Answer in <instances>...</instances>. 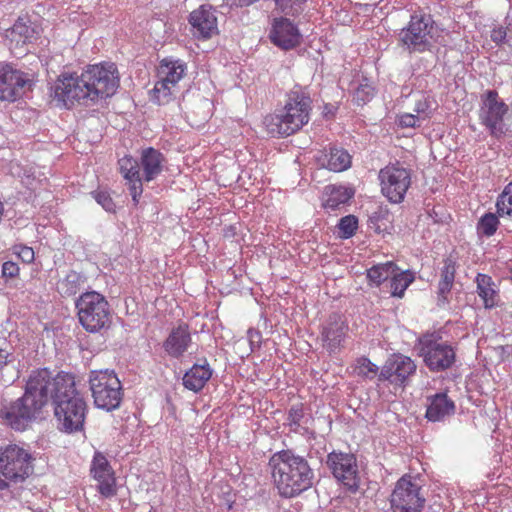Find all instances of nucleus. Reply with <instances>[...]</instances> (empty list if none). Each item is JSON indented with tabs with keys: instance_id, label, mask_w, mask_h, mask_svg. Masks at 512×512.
I'll list each match as a JSON object with an SVG mask.
<instances>
[{
	"instance_id": "obj_2",
	"label": "nucleus",
	"mask_w": 512,
	"mask_h": 512,
	"mask_svg": "<svg viewBox=\"0 0 512 512\" xmlns=\"http://www.w3.org/2000/svg\"><path fill=\"white\" fill-rule=\"evenodd\" d=\"M119 86L117 68L114 64L88 67L80 75L76 73L59 78L54 87V97L66 107L74 102H96L112 96Z\"/></svg>"
},
{
	"instance_id": "obj_26",
	"label": "nucleus",
	"mask_w": 512,
	"mask_h": 512,
	"mask_svg": "<svg viewBox=\"0 0 512 512\" xmlns=\"http://www.w3.org/2000/svg\"><path fill=\"white\" fill-rule=\"evenodd\" d=\"M213 370L204 360L203 364H194L183 376V385L186 389L199 392L211 378Z\"/></svg>"
},
{
	"instance_id": "obj_38",
	"label": "nucleus",
	"mask_w": 512,
	"mask_h": 512,
	"mask_svg": "<svg viewBox=\"0 0 512 512\" xmlns=\"http://www.w3.org/2000/svg\"><path fill=\"white\" fill-rule=\"evenodd\" d=\"M374 95V88L368 84H361L354 93V99L358 104H365Z\"/></svg>"
},
{
	"instance_id": "obj_5",
	"label": "nucleus",
	"mask_w": 512,
	"mask_h": 512,
	"mask_svg": "<svg viewBox=\"0 0 512 512\" xmlns=\"http://www.w3.org/2000/svg\"><path fill=\"white\" fill-rule=\"evenodd\" d=\"M164 155L153 147L142 150L140 162L131 156L118 161L120 173L129 182V191L135 203L143 192L142 181L154 180L163 170Z\"/></svg>"
},
{
	"instance_id": "obj_8",
	"label": "nucleus",
	"mask_w": 512,
	"mask_h": 512,
	"mask_svg": "<svg viewBox=\"0 0 512 512\" xmlns=\"http://www.w3.org/2000/svg\"><path fill=\"white\" fill-rule=\"evenodd\" d=\"M416 348L427 368L433 372H443L453 367L456 362L455 349L443 341L439 333H425L418 338Z\"/></svg>"
},
{
	"instance_id": "obj_4",
	"label": "nucleus",
	"mask_w": 512,
	"mask_h": 512,
	"mask_svg": "<svg viewBox=\"0 0 512 512\" xmlns=\"http://www.w3.org/2000/svg\"><path fill=\"white\" fill-rule=\"evenodd\" d=\"M312 100L301 86H294L287 93L284 107L264 118V125L272 136H290L305 126L310 120Z\"/></svg>"
},
{
	"instance_id": "obj_40",
	"label": "nucleus",
	"mask_w": 512,
	"mask_h": 512,
	"mask_svg": "<svg viewBox=\"0 0 512 512\" xmlns=\"http://www.w3.org/2000/svg\"><path fill=\"white\" fill-rule=\"evenodd\" d=\"M19 274V267L17 263L6 261L2 264V276L4 278H15Z\"/></svg>"
},
{
	"instance_id": "obj_18",
	"label": "nucleus",
	"mask_w": 512,
	"mask_h": 512,
	"mask_svg": "<svg viewBox=\"0 0 512 512\" xmlns=\"http://www.w3.org/2000/svg\"><path fill=\"white\" fill-rule=\"evenodd\" d=\"M91 473L98 482L97 488L102 496L108 498L116 494L114 471L107 458L101 452L94 454L91 464Z\"/></svg>"
},
{
	"instance_id": "obj_10",
	"label": "nucleus",
	"mask_w": 512,
	"mask_h": 512,
	"mask_svg": "<svg viewBox=\"0 0 512 512\" xmlns=\"http://www.w3.org/2000/svg\"><path fill=\"white\" fill-rule=\"evenodd\" d=\"M326 466L336 481L348 492L355 494L360 488V471L355 454L333 450L326 457Z\"/></svg>"
},
{
	"instance_id": "obj_13",
	"label": "nucleus",
	"mask_w": 512,
	"mask_h": 512,
	"mask_svg": "<svg viewBox=\"0 0 512 512\" xmlns=\"http://www.w3.org/2000/svg\"><path fill=\"white\" fill-rule=\"evenodd\" d=\"M382 194L394 204L401 203L411 185L410 170L397 164L387 165L379 172Z\"/></svg>"
},
{
	"instance_id": "obj_41",
	"label": "nucleus",
	"mask_w": 512,
	"mask_h": 512,
	"mask_svg": "<svg viewBox=\"0 0 512 512\" xmlns=\"http://www.w3.org/2000/svg\"><path fill=\"white\" fill-rule=\"evenodd\" d=\"M420 118L414 114H403L399 117V125L402 128H414L419 126Z\"/></svg>"
},
{
	"instance_id": "obj_25",
	"label": "nucleus",
	"mask_w": 512,
	"mask_h": 512,
	"mask_svg": "<svg viewBox=\"0 0 512 512\" xmlns=\"http://www.w3.org/2000/svg\"><path fill=\"white\" fill-rule=\"evenodd\" d=\"M347 326L338 315H332L328 324L323 328L322 339L330 352L338 349L345 338Z\"/></svg>"
},
{
	"instance_id": "obj_6",
	"label": "nucleus",
	"mask_w": 512,
	"mask_h": 512,
	"mask_svg": "<svg viewBox=\"0 0 512 512\" xmlns=\"http://www.w3.org/2000/svg\"><path fill=\"white\" fill-rule=\"evenodd\" d=\"M437 27L429 14H413L407 26L398 34L399 45L409 54L431 51L435 43Z\"/></svg>"
},
{
	"instance_id": "obj_22",
	"label": "nucleus",
	"mask_w": 512,
	"mask_h": 512,
	"mask_svg": "<svg viewBox=\"0 0 512 512\" xmlns=\"http://www.w3.org/2000/svg\"><path fill=\"white\" fill-rule=\"evenodd\" d=\"M425 417L431 422L444 421L455 413V403L446 393H436L426 397Z\"/></svg>"
},
{
	"instance_id": "obj_34",
	"label": "nucleus",
	"mask_w": 512,
	"mask_h": 512,
	"mask_svg": "<svg viewBox=\"0 0 512 512\" xmlns=\"http://www.w3.org/2000/svg\"><path fill=\"white\" fill-rule=\"evenodd\" d=\"M498 225V217L493 213H486L480 218L477 224V231L483 236L490 237L495 234Z\"/></svg>"
},
{
	"instance_id": "obj_23",
	"label": "nucleus",
	"mask_w": 512,
	"mask_h": 512,
	"mask_svg": "<svg viewBox=\"0 0 512 512\" xmlns=\"http://www.w3.org/2000/svg\"><path fill=\"white\" fill-rule=\"evenodd\" d=\"M317 162L330 171L342 172L350 167L351 156L345 149L331 146L328 150L320 152Z\"/></svg>"
},
{
	"instance_id": "obj_39",
	"label": "nucleus",
	"mask_w": 512,
	"mask_h": 512,
	"mask_svg": "<svg viewBox=\"0 0 512 512\" xmlns=\"http://www.w3.org/2000/svg\"><path fill=\"white\" fill-rule=\"evenodd\" d=\"M94 199L101 205L107 212L115 211V204L110 194L106 191L93 192Z\"/></svg>"
},
{
	"instance_id": "obj_37",
	"label": "nucleus",
	"mask_w": 512,
	"mask_h": 512,
	"mask_svg": "<svg viewBox=\"0 0 512 512\" xmlns=\"http://www.w3.org/2000/svg\"><path fill=\"white\" fill-rule=\"evenodd\" d=\"M303 417L304 411L302 405H293L289 409L287 422L291 431H297L298 427L300 426V421Z\"/></svg>"
},
{
	"instance_id": "obj_45",
	"label": "nucleus",
	"mask_w": 512,
	"mask_h": 512,
	"mask_svg": "<svg viewBox=\"0 0 512 512\" xmlns=\"http://www.w3.org/2000/svg\"><path fill=\"white\" fill-rule=\"evenodd\" d=\"M389 211L387 208H383L379 206L376 211L372 212V214L369 217V220L371 223L376 224L381 219H384L388 216Z\"/></svg>"
},
{
	"instance_id": "obj_9",
	"label": "nucleus",
	"mask_w": 512,
	"mask_h": 512,
	"mask_svg": "<svg viewBox=\"0 0 512 512\" xmlns=\"http://www.w3.org/2000/svg\"><path fill=\"white\" fill-rule=\"evenodd\" d=\"M89 386L94 404L105 411L120 407L123 399L122 384L113 370H95L89 374Z\"/></svg>"
},
{
	"instance_id": "obj_7",
	"label": "nucleus",
	"mask_w": 512,
	"mask_h": 512,
	"mask_svg": "<svg viewBox=\"0 0 512 512\" xmlns=\"http://www.w3.org/2000/svg\"><path fill=\"white\" fill-rule=\"evenodd\" d=\"M82 327L89 333L101 332L111 324L110 305L106 298L96 292L83 293L75 303Z\"/></svg>"
},
{
	"instance_id": "obj_16",
	"label": "nucleus",
	"mask_w": 512,
	"mask_h": 512,
	"mask_svg": "<svg viewBox=\"0 0 512 512\" xmlns=\"http://www.w3.org/2000/svg\"><path fill=\"white\" fill-rule=\"evenodd\" d=\"M29 74L8 63H0V100L14 102L31 89Z\"/></svg>"
},
{
	"instance_id": "obj_1",
	"label": "nucleus",
	"mask_w": 512,
	"mask_h": 512,
	"mask_svg": "<svg viewBox=\"0 0 512 512\" xmlns=\"http://www.w3.org/2000/svg\"><path fill=\"white\" fill-rule=\"evenodd\" d=\"M52 401L57 428L72 434L84 430L88 406L76 390L75 377L64 371L48 368L33 369L26 380L24 394L4 405L0 417L16 431H24L40 417L43 408Z\"/></svg>"
},
{
	"instance_id": "obj_14",
	"label": "nucleus",
	"mask_w": 512,
	"mask_h": 512,
	"mask_svg": "<svg viewBox=\"0 0 512 512\" xmlns=\"http://www.w3.org/2000/svg\"><path fill=\"white\" fill-rule=\"evenodd\" d=\"M186 69V64L181 60L165 58L160 62L158 68L160 80L152 90V97L158 104H166L170 101L173 88L183 78Z\"/></svg>"
},
{
	"instance_id": "obj_43",
	"label": "nucleus",
	"mask_w": 512,
	"mask_h": 512,
	"mask_svg": "<svg viewBox=\"0 0 512 512\" xmlns=\"http://www.w3.org/2000/svg\"><path fill=\"white\" fill-rule=\"evenodd\" d=\"M509 31L510 30L508 27H498L496 29H493L491 32V39L496 43H503L508 37Z\"/></svg>"
},
{
	"instance_id": "obj_17",
	"label": "nucleus",
	"mask_w": 512,
	"mask_h": 512,
	"mask_svg": "<svg viewBox=\"0 0 512 512\" xmlns=\"http://www.w3.org/2000/svg\"><path fill=\"white\" fill-rule=\"evenodd\" d=\"M417 366L408 356L397 353L391 355L382 367L379 381H389L396 385H405L409 378L416 373Z\"/></svg>"
},
{
	"instance_id": "obj_28",
	"label": "nucleus",
	"mask_w": 512,
	"mask_h": 512,
	"mask_svg": "<svg viewBox=\"0 0 512 512\" xmlns=\"http://www.w3.org/2000/svg\"><path fill=\"white\" fill-rule=\"evenodd\" d=\"M325 208L336 210L340 205L347 203L353 196L354 190L341 185H328L325 187Z\"/></svg>"
},
{
	"instance_id": "obj_47",
	"label": "nucleus",
	"mask_w": 512,
	"mask_h": 512,
	"mask_svg": "<svg viewBox=\"0 0 512 512\" xmlns=\"http://www.w3.org/2000/svg\"><path fill=\"white\" fill-rule=\"evenodd\" d=\"M258 0H224V2L232 7H247L252 5L253 3L257 2Z\"/></svg>"
},
{
	"instance_id": "obj_3",
	"label": "nucleus",
	"mask_w": 512,
	"mask_h": 512,
	"mask_svg": "<svg viewBox=\"0 0 512 512\" xmlns=\"http://www.w3.org/2000/svg\"><path fill=\"white\" fill-rule=\"evenodd\" d=\"M269 466L281 497H296L313 485L315 475L308 461L290 449L274 453Z\"/></svg>"
},
{
	"instance_id": "obj_31",
	"label": "nucleus",
	"mask_w": 512,
	"mask_h": 512,
	"mask_svg": "<svg viewBox=\"0 0 512 512\" xmlns=\"http://www.w3.org/2000/svg\"><path fill=\"white\" fill-rule=\"evenodd\" d=\"M415 280L414 273L410 270H395L390 280L391 295L393 297L402 298L405 290Z\"/></svg>"
},
{
	"instance_id": "obj_19",
	"label": "nucleus",
	"mask_w": 512,
	"mask_h": 512,
	"mask_svg": "<svg viewBox=\"0 0 512 512\" xmlns=\"http://www.w3.org/2000/svg\"><path fill=\"white\" fill-rule=\"evenodd\" d=\"M269 38L277 47L290 50L300 44L302 36L289 19L281 17L274 19Z\"/></svg>"
},
{
	"instance_id": "obj_11",
	"label": "nucleus",
	"mask_w": 512,
	"mask_h": 512,
	"mask_svg": "<svg viewBox=\"0 0 512 512\" xmlns=\"http://www.w3.org/2000/svg\"><path fill=\"white\" fill-rule=\"evenodd\" d=\"M33 460L27 450L16 444L0 448V471L13 483L23 482L33 473Z\"/></svg>"
},
{
	"instance_id": "obj_42",
	"label": "nucleus",
	"mask_w": 512,
	"mask_h": 512,
	"mask_svg": "<svg viewBox=\"0 0 512 512\" xmlns=\"http://www.w3.org/2000/svg\"><path fill=\"white\" fill-rule=\"evenodd\" d=\"M16 254L24 263H31L34 260V251L28 246H19Z\"/></svg>"
},
{
	"instance_id": "obj_33",
	"label": "nucleus",
	"mask_w": 512,
	"mask_h": 512,
	"mask_svg": "<svg viewBox=\"0 0 512 512\" xmlns=\"http://www.w3.org/2000/svg\"><path fill=\"white\" fill-rule=\"evenodd\" d=\"M497 213L499 216L512 217V182L508 183L496 201Z\"/></svg>"
},
{
	"instance_id": "obj_49",
	"label": "nucleus",
	"mask_w": 512,
	"mask_h": 512,
	"mask_svg": "<svg viewBox=\"0 0 512 512\" xmlns=\"http://www.w3.org/2000/svg\"><path fill=\"white\" fill-rule=\"evenodd\" d=\"M288 1L289 0H275V3H276V5H278L281 8H283L287 4Z\"/></svg>"
},
{
	"instance_id": "obj_21",
	"label": "nucleus",
	"mask_w": 512,
	"mask_h": 512,
	"mask_svg": "<svg viewBox=\"0 0 512 512\" xmlns=\"http://www.w3.org/2000/svg\"><path fill=\"white\" fill-rule=\"evenodd\" d=\"M191 345L192 337L189 326L186 323H180L171 329L162 347L169 357L180 359L189 350Z\"/></svg>"
},
{
	"instance_id": "obj_46",
	"label": "nucleus",
	"mask_w": 512,
	"mask_h": 512,
	"mask_svg": "<svg viewBox=\"0 0 512 512\" xmlns=\"http://www.w3.org/2000/svg\"><path fill=\"white\" fill-rule=\"evenodd\" d=\"M14 361V356L12 353L8 352L5 349H0V370H2L5 366L11 364Z\"/></svg>"
},
{
	"instance_id": "obj_27",
	"label": "nucleus",
	"mask_w": 512,
	"mask_h": 512,
	"mask_svg": "<svg viewBox=\"0 0 512 512\" xmlns=\"http://www.w3.org/2000/svg\"><path fill=\"white\" fill-rule=\"evenodd\" d=\"M477 293L483 300L484 307L491 309L498 303L499 296L497 291L494 289V283L492 278L486 274L479 273L476 277Z\"/></svg>"
},
{
	"instance_id": "obj_36",
	"label": "nucleus",
	"mask_w": 512,
	"mask_h": 512,
	"mask_svg": "<svg viewBox=\"0 0 512 512\" xmlns=\"http://www.w3.org/2000/svg\"><path fill=\"white\" fill-rule=\"evenodd\" d=\"M358 228V219L354 215H347L338 223L339 235L343 239L352 237Z\"/></svg>"
},
{
	"instance_id": "obj_12",
	"label": "nucleus",
	"mask_w": 512,
	"mask_h": 512,
	"mask_svg": "<svg viewBox=\"0 0 512 512\" xmlns=\"http://www.w3.org/2000/svg\"><path fill=\"white\" fill-rule=\"evenodd\" d=\"M508 110V105L496 90H488L481 95L479 120L493 137L500 138L505 134L504 117Z\"/></svg>"
},
{
	"instance_id": "obj_50",
	"label": "nucleus",
	"mask_w": 512,
	"mask_h": 512,
	"mask_svg": "<svg viewBox=\"0 0 512 512\" xmlns=\"http://www.w3.org/2000/svg\"><path fill=\"white\" fill-rule=\"evenodd\" d=\"M416 111H417L418 113H419V112L424 111V108H423V107H421V104H419V105H418V107H417Z\"/></svg>"
},
{
	"instance_id": "obj_44",
	"label": "nucleus",
	"mask_w": 512,
	"mask_h": 512,
	"mask_svg": "<svg viewBox=\"0 0 512 512\" xmlns=\"http://www.w3.org/2000/svg\"><path fill=\"white\" fill-rule=\"evenodd\" d=\"M247 334L251 345V350L253 351L255 348H259L262 339L261 333L257 330L249 329Z\"/></svg>"
},
{
	"instance_id": "obj_20",
	"label": "nucleus",
	"mask_w": 512,
	"mask_h": 512,
	"mask_svg": "<svg viewBox=\"0 0 512 512\" xmlns=\"http://www.w3.org/2000/svg\"><path fill=\"white\" fill-rule=\"evenodd\" d=\"M193 35L199 39H209L218 32L217 17L211 6L202 5L189 15Z\"/></svg>"
},
{
	"instance_id": "obj_29",
	"label": "nucleus",
	"mask_w": 512,
	"mask_h": 512,
	"mask_svg": "<svg viewBox=\"0 0 512 512\" xmlns=\"http://www.w3.org/2000/svg\"><path fill=\"white\" fill-rule=\"evenodd\" d=\"M456 274L455 262L447 258L444 261V266L441 269L440 280L438 283V297L439 300L447 301L448 295L452 289Z\"/></svg>"
},
{
	"instance_id": "obj_24",
	"label": "nucleus",
	"mask_w": 512,
	"mask_h": 512,
	"mask_svg": "<svg viewBox=\"0 0 512 512\" xmlns=\"http://www.w3.org/2000/svg\"><path fill=\"white\" fill-rule=\"evenodd\" d=\"M6 38L21 46L36 40L39 36V29L29 19L19 18L14 25L6 31Z\"/></svg>"
},
{
	"instance_id": "obj_32",
	"label": "nucleus",
	"mask_w": 512,
	"mask_h": 512,
	"mask_svg": "<svg viewBox=\"0 0 512 512\" xmlns=\"http://www.w3.org/2000/svg\"><path fill=\"white\" fill-rule=\"evenodd\" d=\"M81 283L82 276L75 271H69L60 281L58 288L63 295L72 296L79 291Z\"/></svg>"
},
{
	"instance_id": "obj_30",
	"label": "nucleus",
	"mask_w": 512,
	"mask_h": 512,
	"mask_svg": "<svg viewBox=\"0 0 512 512\" xmlns=\"http://www.w3.org/2000/svg\"><path fill=\"white\" fill-rule=\"evenodd\" d=\"M395 270H399V267L393 261L379 263L372 266L367 270V279L369 281V285L379 287L388 279L391 280Z\"/></svg>"
},
{
	"instance_id": "obj_35",
	"label": "nucleus",
	"mask_w": 512,
	"mask_h": 512,
	"mask_svg": "<svg viewBox=\"0 0 512 512\" xmlns=\"http://www.w3.org/2000/svg\"><path fill=\"white\" fill-rule=\"evenodd\" d=\"M378 372V367L376 364L372 363L366 357H360L356 360V365L354 368V373L358 376L373 379Z\"/></svg>"
},
{
	"instance_id": "obj_15",
	"label": "nucleus",
	"mask_w": 512,
	"mask_h": 512,
	"mask_svg": "<svg viewBox=\"0 0 512 512\" xmlns=\"http://www.w3.org/2000/svg\"><path fill=\"white\" fill-rule=\"evenodd\" d=\"M420 486L409 476L401 477L391 494L393 512H421L425 498L420 495Z\"/></svg>"
},
{
	"instance_id": "obj_48",
	"label": "nucleus",
	"mask_w": 512,
	"mask_h": 512,
	"mask_svg": "<svg viewBox=\"0 0 512 512\" xmlns=\"http://www.w3.org/2000/svg\"><path fill=\"white\" fill-rule=\"evenodd\" d=\"M20 377V370L18 368H15V374L13 377H10L9 379L4 380L5 382L13 383L16 379Z\"/></svg>"
}]
</instances>
